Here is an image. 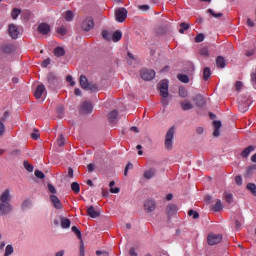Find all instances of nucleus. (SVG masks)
<instances>
[{"instance_id":"nucleus-34","label":"nucleus","mask_w":256,"mask_h":256,"mask_svg":"<svg viewBox=\"0 0 256 256\" xmlns=\"http://www.w3.org/2000/svg\"><path fill=\"white\" fill-rule=\"evenodd\" d=\"M12 51H13V46L12 45L2 46V52H4L6 55L11 54Z\"/></svg>"},{"instance_id":"nucleus-30","label":"nucleus","mask_w":256,"mask_h":256,"mask_svg":"<svg viewBox=\"0 0 256 256\" xmlns=\"http://www.w3.org/2000/svg\"><path fill=\"white\" fill-rule=\"evenodd\" d=\"M212 209L216 212L219 213L223 209V205L221 204V200H217L215 205L212 207Z\"/></svg>"},{"instance_id":"nucleus-12","label":"nucleus","mask_w":256,"mask_h":256,"mask_svg":"<svg viewBox=\"0 0 256 256\" xmlns=\"http://www.w3.org/2000/svg\"><path fill=\"white\" fill-rule=\"evenodd\" d=\"M8 33L13 39H17L19 37V29L15 24L9 25Z\"/></svg>"},{"instance_id":"nucleus-13","label":"nucleus","mask_w":256,"mask_h":256,"mask_svg":"<svg viewBox=\"0 0 256 256\" xmlns=\"http://www.w3.org/2000/svg\"><path fill=\"white\" fill-rule=\"evenodd\" d=\"M193 101L196 105V107H204L205 106V97L201 94H197L194 98Z\"/></svg>"},{"instance_id":"nucleus-62","label":"nucleus","mask_w":256,"mask_h":256,"mask_svg":"<svg viewBox=\"0 0 256 256\" xmlns=\"http://www.w3.org/2000/svg\"><path fill=\"white\" fill-rule=\"evenodd\" d=\"M161 103L163 107H167V105H169V100L167 98H162Z\"/></svg>"},{"instance_id":"nucleus-15","label":"nucleus","mask_w":256,"mask_h":256,"mask_svg":"<svg viewBox=\"0 0 256 256\" xmlns=\"http://www.w3.org/2000/svg\"><path fill=\"white\" fill-rule=\"evenodd\" d=\"M177 211H179V208L175 204H169L166 208V213H167L169 219H170V217H173V215H175V213H177Z\"/></svg>"},{"instance_id":"nucleus-58","label":"nucleus","mask_w":256,"mask_h":256,"mask_svg":"<svg viewBox=\"0 0 256 256\" xmlns=\"http://www.w3.org/2000/svg\"><path fill=\"white\" fill-rule=\"evenodd\" d=\"M235 88H236V91L243 89V82L241 81L236 82Z\"/></svg>"},{"instance_id":"nucleus-28","label":"nucleus","mask_w":256,"mask_h":256,"mask_svg":"<svg viewBox=\"0 0 256 256\" xmlns=\"http://www.w3.org/2000/svg\"><path fill=\"white\" fill-rule=\"evenodd\" d=\"M122 37L123 34L121 33V31L117 30L113 33L112 41H114V43H117L118 41H121Z\"/></svg>"},{"instance_id":"nucleus-6","label":"nucleus","mask_w":256,"mask_h":256,"mask_svg":"<svg viewBox=\"0 0 256 256\" xmlns=\"http://www.w3.org/2000/svg\"><path fill=\"white\" fill-rule=\"evenodd\" d=\"M115 17L118 23H123L125 19H127V9L118 8L117 10H115Z\"/></svg>"},{"instance_id":"nucleus-49","label":"nucleus","mask_w":256,"mask_h":256,"mask_svg":"<svg viewBox=\"0 0 256 256\" xmlns=\"http://www.w3.org/2000/svg\"><path fill=\"white\" fill-rule=\"evenodd\" d=\"M200 55H202V57H209V49H207V47L200 49Z\"/></svg>"},{"instance_id":"nucleus-48","label":"nucleus","mask_w":256,"mask_h":256,"mask_svg":"<svg viewBox=\"0 0 256 256\" xmlns=\"http://www.w3.org/2000/svg\"><path fill=\"white\" fill-rule=\"evenodd\" d=\"M57 34L58 35H67V29L65 26H61L60 28L57 29Z\"/></svg>"},{"instance_id":"nucleus-18","label":"nucleus","mask_w":256,"mask_h":256,"mask_svg":"<svg viewBox=\"0 0 256 256\" xmlns=\"http://www.w3.org/2000/svg\"><path fill=\"white\" fill-rule=\"evenodd\" d=\"M213 125H214L213 137H219V135L221 133L220 129H221V126H222L221 121L215 120L213 122Z\"/></svg>"},{"instance_id":"nucleus-46","label":"nucleus","mask_w":256,"mask_h":256,"mask_svg":"<svg viewBox=\"0 0 256 256\" xmlns=\"http://www.w3.org/2000/svg\"><path fill=\"white\" fill-rule=\"evenodd\" d=\"M102 37L106 41H111V34L109 33V31H106V30L102 31Z\"/></svg>"},{"instance_id":"nucleus-3","label":"nucleus","mask_w":256,"mask_h":256,"mask_svg":"<svg viewBox=\"0 0 256 256\" xmlns=\"http://www.w3.org/2000/svg\"><path fill=\"white\" fill-rule=\"evenodd\" d=\"M249 105H251V101L247 97L238 98V109L240 113H247L249 111Z\"/></svg>"},{"instance_id":"nucleus-38","label":"nucleus","mask_w":256,"mask_h":256,"mask_svg":"<svg viewBox=\"0 0 256 256\" xmlns=\"http://www.w3.org/2000/svg\"><path fill=\"white\" fill-rule=\"evenodd\" d=\"M207 13H210V15H212V17H214L215 19H219V17H223V13H215L213 9H208Z\"/></svg>"},{"instance_id":"nucleus-63","label":"nucleus","mask_w":256,"mask_h":256,"mask_svg":"<svg viewBox=\"0 0 256 256\" xmlns=\"http://www.w3.org/2000/svg\"><path fill=\"white\" fill-rule=\"evenodd\" d=\"M119 191H121L119 187L110 188V193H119Z\"/></svg>"},{"instance_id":"nucleus-14","label":"nucleus","mask_w":256,"mask_h":256,"mask_svg":"<svg viewBox=\"0 0 256 256\" xmlns=\"http://www.w3.org/2000/svg\"><path fill=\"white\" fill-rule=\"evenodd\" d=\"M50 201L52 202L55 209H63V203H61V200L59 199V197L55 195H51Z\"/></svg>"},{"instance_id":"nucleus-51","label":"nucleus","mask_w":256,"mask_h":256,"mask_svg":"<svg viewBox=\"0 0 256 256\" xmlns=\"http://www.w3.org/2000/svg\"><path fill=\"white\" fill-rule=\"evenodd\" d=\"M57 144L59 147H63L65 145V138L63 137V134L59 136Z\"/></svg>"},{"instance_id":"nucleus-29","label":"nucleus","mask_w":256,"mask_h":256,"mask_svg":"<svg viewBox=\"0 0 256 256\" xmlns=\"http://www.w3.org/2000/svg\"><path fill=\"white\" fill-rule=\"evenodd\" d=\"M209 77H211V68L205 67L203 70V79L204 81H209Z\"/></svg>"},{"instance_id":"nucleus-55","label":"nucleus","mask_w":256,"mask_h":256,"mask_svg":"<svg viewBox=\"0 0 256 256\" xmlns=\"http://www.w3.org/2000/svg\"><path fill=\"white\" fill-rule=\"evenodd\" d=\"M235 183L236 185H243V178L241 176H236Z\"/></svg>"},{"instance_id":"nucleus-44","label":"nucleus","mask_w":256,"mask_h":256,"mask_svg":"<svg viewBox=\"0 0 256 256\" xmlns=\"http://www.w3.org/2000/svg\"><path fill=\"white\" fill-rule=\"evenodd\" d=\"M24 168L29 171V173H33V165H31L28 161H24Z\"/></svg>"},{"instance_id":"nucleus-5","label":"nucleus","mask_w":256,"mask_h":256,"mask_svg":"<svg viewBox=\"0 0 256 256\" xmlns=\"http://www.w3.org/2000/svg\"><path fill=\"white\" fill-rule=\"evenodd\" d=\"M159 91H160L161 97L163 99H167V97H169V81L162 80L159 83Z\"/></svg>"},{"instance_id":"nucleus-36","label":"nucleus","mask_w":256,"mask_h":256,"mask_svg":"<svg viewBox=\"0 0 256 256\" xmlns=\"http://www.w3.org/2000/svg\"><path fill=\"white\" fill-rule=\"evenodd\" d=\"M71 190L74 192V193H79L81 191V187L79 186V183L77 182H73L71 184Z\"/></svg>"},{"instance_id":"nucleus-20","label":"nucleus","mask_w":256,"mask_h":256,"mask_svg":"<svg viewBox=\"0 0 256 256\" xmlns=\"http://www.w3.org/2000/svg\"><path fill=\"white\" fill-rule=\"evenodd\" d=\"M157 175V170L155 168H150L146 170L143 174L144 179H153Z\"/></svg>"},{"instance_id":"nucleus-41","label":"nucleus","mask_w":256,"mask_h":256,"mask_svg":"<svg viewBox=\"0 0 256 256\" xmlns=\"http://www.w3.org/2000/svg\"><path fill=\"white\" fill-rule=\"evenodd\" d=\"M203 41H205V35L200 33V34H197L196 37H195V42L196 43H203Z\"/></svg>"},{"instance_id":"nucleus-11","label":"nucleus","mask_w":256,"mask_h":256,"mask_svg":"<svg viewBox=\"0 0 256 256\" xmlns=\"http://www.w3.org/2000/svg\"><path fill=\"white\" fill-rule=\"evenodd\" d=\"M156 208L157 206L155 204V200H146L144 202V209L147 211V213H152V211H155Z\"/></svg>"},{"instance_id":"nucleus-2","label":"nucleus","mask_w":256,"mask_h":256,"mask_svg":"<svg viewBox=\"0 0 256 256\" xmlns=\"http://www.w3.org/2000/svg\"><path fill=\"white\" fill-rule=\"evenodd\" d=\"M80 86L82 89H87L88 91H92V93H95L99 89L97 88V84H91L89 83V80L85 75L80 76Z\"/></svg>"},{"instance_id":"nucleus-45","label":"nucleus","mask_w":256,"mask_h":256,"mask_svg":"<svg viewBox=\"0 0 256 256\" xmlns=\"http://www.w3.org/2000/svg\"><path fill=\"white\" fill-rule=\"evenodd\" d=\"M188 215L189 217H193V219H199V212L197 211L189 210Z\"/></svg>"},{"instance_id":"nucleus-7","label":"nucleus","mask_w":256,"mask_h":256,"mask_svg":"<svg viewBox=\"0 0 256 256\" xmlns=\"http://www.w3.org/2000/svg\"><path fill=\"white\" fill-rule=\"evenodd\" d=\"M140 75L144 81H152V79H155V71L154 70L142 69L140 72Z\"/></svg>"},{"instance_id":"nucleus-31","label":"nucleus","mask_w":256,"mask_h":256,"mask_svg":"<svg viewBox=\"0 0 256 256\" xmlns=\"http://www.w3.org/2000/svg\"><path fill=\"white\" fill-rule=\"evenodd\" d=\"M177 79H179L181 83H189V76H187V74H178Z\"/></svg>"},{"instance_id":"nucleus-59","label":"nucleus","mask_w":256,"mask_h":256,"mask_svg":"<svg viewBox=\"0 0 256 256\" xmlns=\"http://www.w3.org/2000/svg\"><path fill=\"white\" fill-rule=\"evenodd\" d=\"M242 222L240 220L235 221V229L239 231L241 229Z\"/></svg>"},{"instance_id":"nucleus-35","label":"nucleus","mask_w":256,"mask_h":256,"mask_svg":"<svg viewBox=\"0 0 256 256\" xmlns=\"http://www.w3.org/2000/svg\"><path fill=\"white\" fill-rule=\"evenodd\" d=\"M246 187L249 191H251V193L254 195V197H256V185H255V183H248Z\"/></svg>"},{"instance_id":"nucleus-22","label":"nucleus","mask_w":256,"mask_h":256,"mask_svg":"<svg viewBox=\"0 0 256 256\" xmlns=\"http://www.w3.org/2000/svg\"><path fill=\"white\" fill-rule=\"evenodd\" d=\"M216 65L220 69H225V67H227V62L225 61V58L223 56H218L216 58Z\"/></svg>"},{"instance_id":"nucleus-53","label":"nucleus","mask_w":256,"mask_h":256,"mask_svg":"<svg viewBox=\"0 0 256 256\" xmlns=\"http://www.w3.org/2000/svg\"><path fill=\"white\" fill-rule=\"evenodd\" d=\"M66 81H67L68 83H70L71 87H75V81H73V76L68 75V76L66 77Z\"/></svg>"},{"instance_id":"nucleus-32","label":"nucleus","mask_w":256,"mask_h":256,"mask_svg":"<svg viewBox=\"0 0 256 256\" xmlns=\"http://www.w3.org/2000/svg\"><path fill=\"white\" fill-rule=\"evenodd\" d=\"M178 93L179 97H182L183 99L189 96V92L184 87H180Z\"/></svg>"},{"instance_id":"nucleus-47","label":"nucleus","mask_w":256,"mask_h":256,"mask_svg":"<svg viewBox=\"0 0 256 256\" xmlns=\"http://www.w3.org/2000/svg\"><path fill=\"white\" fill-rule=\"evenodd\" d=\"M71 229L72 233H75L78 239H81V230H79V228H77L76 226H73Z\"/></svg>"},{"instance_id":"nucleus-1","label":"nucleus","mask_w":256,"mask_h":256,"mask_svg":"<svg viewBox=\"0 0 256 256\" xmlns=\"http://www.w3.org/2000/svg\"><path fill=\"white\" fill-rule=\"evenodd\" d=\"M13 211V205H11V191L6 189L0 195V217H5Z\"/></svg>"},{"instance_id":"nucleus-33","label":"nucleus","mask_w":256,"mask_h":256,"mask_svg":"<svg viewBox=\"0 0 256 256\" xmlns=\"http://www.w3.org/2000/svg\"><path fill=\"white\" fill-rule=\"evenodd\" d=\"M251 85L256 89V68L251 72Z\"/></svg>"},{"instance_id":"nucleus-39","label":"nucleus","mask_w":256,"mask_h":256,"mask_svg":"<svg viewBox=\"0 0 256 256\" xmlns=\"http://www.w3.org/2000/svg\"><path fill=\"white\" fill-rule=\"evenodd\" d=\"M224 198L226 203H233V194L225 192Z\"/></svg>"},{"instance_id":"nucleus-27","label":"nucleus","mask_w":256,"mask_h":256,"mask_svg":"<svg viewBox=\"0 0 256 256\" xmlns=\"http://www.w3.org/2000/svg\"><path fill=\"white\" fill-rule=\"evenodd\" d=\"M54 55H55V57H63V56H65V48L64 47H60V46L56 47L54 49Z\"/></svg>"},{"instance_id":"nucleus-16","label":"nucleus","mask_w":256,"mask_h":256,"mask_svg":"<svg viewBox=\"0 0 256 256\" xmlns=\"http://www.w3.org/2000/svg\"><path fill=\"white\" fill-rule=\"evenodd\" d=\"M93 111V104L91 102H83L81 105V112L82 113H91Z\"/></svg>"},{"instance_id":"nucleus-23","label":"nucleus","mask_w":256,"mask_h":256,"mask_svg":"<svg viewBox=\"0 0 256 256\" xmlns=\"http://www.w3.org/2000/svg\"><path fill=\"white\" fill-rule=\"evenodd\" d=\"M60 223L62 229H69V227H71V220L64 218L63 216H60Z\"/></svg>"},{"instance_id":"nucleus-25","label":"nucleus","mask_w":256,"mask_h":256,"mask_svg":"<svg viewBox=\"0 0 256 256\" xmlns=\"http://www.w3.org/2000/svg\"><path fill=\"white\" fill-rule=\"evenodd\" d=\"M180 107L183 111H190V109L193 108V104L188 100H185L180 103Z\"/></svg>"},{"instance_id":"nucleus-60","label":"nucleus","mask_w":256,"mask_h":256,"mask_svg":"<svg viewBox=\"0 0 256 256\" xmlns=\"http://www.w3.org/2000/svg\"><path fill=\"white\" fill-rule=\"evenodd\" d=\"M149 9L150 7L147 4L139 6L140 11H149Z\"/></svg>"},{"instance_id":"nucleus-43","label":"nucleus","mask_w":256,"mask_h":256,"mask_svg":"<svg viewBox=\"0 0 256 256\" xmlns=\"http://www.w3.org/2000/svg\"><path fill=\"white\" fill-rule=\"evenodd\" d=\"M187 29H189V24L183 22L180 24L179 33H185V31H187Z\"/></svg>"},{"instance_id":"nucleus-54","label":"nucleus","mask_w":256,"mask_h":256,"mask_svg":"<svg viewBox=\"0 0 256 256\" xmlns=\"http://www.w3.org/2000/svg\"><path fill=\"white\" fill-rule=\"evenodd\" d=\"M49 65H51V59L50 58H47V59L43 60L42 67L47 68V67H49Z\"/></svg>"},{"instance_id":"nucleus-17","label":"nucleus","mask_w":256,"mask_h":256,"mask_svg":"<svg viewBox=\"0 0 256 256\" xmlns=\"http://www.w3.org/2000/svg\"><path fill=\"white\" fill-rule=\"evenodd\" d=\"M87 215L91 217L92 219H97L101 213L97 210H95V207L90 206L87 208Z\"/></svg>"},{"instance_id":"nucleus-26","label":"nucleus","mask_w":256,"mask_h":256,"mask_svg":"<svg viewBox=\"0 0 256 256\" xmlns=\"http://www.w3.org/2000/svg\"><path fill=\"white\" fill-rule=\"evenodd\" d=\"M55 83H57V76H55L53 73H50L48 75V87L52 88Z\"/></svg>"},{"instance_id":"nucleus-42","label":"nucleus","mask_w":256,"mask_h":256,"mask_svg":"<svg viewBox=\"0 0 256 256\" xmlns=\"http://www.w3.org/2000/svg\"><path fill=\"white\" fill-rule=\"evenodd\" d=\"M13 255V246L12 245H7L5 249V254L4 256H9Z\"/></svg>"},{"instance_id":"nucleus-64","label":"nucleus","mask_w":256,"mask_h":256,"mask_svg":"<svg viewBox=\"0 0 256 256\" xmlns=\"http://www.w3.org/2000/svg\"><path fill=\"white\" fill-rule=\"evenodd\" d=\"M129 255H130V256H137V252H135V248H131V249L129 250Z\"/></svg>"},{"instance_id":"nucleus-56","label":"nucleus","mask_w":256,"mask_h":256,"mask_svg":"<svg viewBox=\"0 0 256 256\" xmlns=\"http://www.w3.org/2000/svg\"><path fill=\"white\" fill-rule=\"evenodd\" d=\"M48 190L52 194L57 193V189H55V186H53V184H48Z\"/></svg>"},{"instance_id":"nucleus-57","label":"nucleus","mask_w":256,"mask_h":256,"mask_svg":"<svg viewBox=\"0 0 256 256\" xmlns=\"http://www.w3.org/2000/svg\"><path fill=\"white\" fill-rule=\"evenodd\" d=\"M133 168V164L131 163H128L125 167V170H124V175L125 177H127V173H129V169Z\"/></svg>"},{"instance_id":"nucleus-8","label":"nucleus","mask_w":256,"mask_h":256,"mask_svg":"<svg viewBox=\"0 0 256 256\" xmlns=\"http://www.w3.org/2000/svg\"><path fill=\"white\" fill-rule=\"evenodd\" d=\"M223 240V235L221 234H209L207 237L208 245H217Z\"/></svg>"},{"instance_id":"nucleus-9","label":"nucleus","mask_w":256,"mask_h":256,"mask_svg":"<svg viewBox=\"0 0 256 256\" xmlns=\"http://www.w3.org/2000/svg\"><path fill=\"white\" fill-rule=\"evenodd\" d=\"M81 27H82L83 31H91V29H93V27H95V22H93V18L87 17L86 19H84Z\"/></svg>"},{"instance_id":"nucleus-61","label":"nucleus","mask_w":256,"mask_h":256,"mask_svg":"<svg viewBox=\"0 0 256 256\" xmlns=\"http://www.w3.org/2000/svg\"><path fill=\"white\" fill-rule=\"evenodd\" d=\"M3 133H5V124L0 121V137L3 135Z\"/></svg>"},{"instance_id":"nucleus-10","label":"nucleus","mask_w":256,"mask_h":256,"mask_svg":"<svg viewBox=\"0 0 256 256\" xmlns=\"http://www.w3.org/2000/svg\"><path fill=\"white\" fill-rule=\"evenodd\" d=\"M37 31L40 35H49L51 33V25L42 22L38 25Z\"/></svg>"},{"instance_id":"nucleus-40","label":"nucleus","mask_w":256,"mask_h":256,"mask_svg":"<svg viewBox=\"0 0 256 256\" xmlns=\"http://www.w3.org/2000/svg\"><path fill=\"white\" fill-rule=\"evenodd\" d=\"M20 14H21V10L14 8L11 12V17L12 19H17V17H19Z\"/></svg>"},{"instance_id":"nucleus-4","label":"nucleus","mask_w":256,"mask_h":256,"mask_svg":"<svg viewBox=\"0 0 256 256\" xmlns=\"http://www.w3.org/2000/svg\"><path fill=\"white\" fill-rule=\"evenodd\" d=\"M175 135V128L171 127L167 133L165 138V147L166 149H173V137Z\"/></svg>"},{"instance_id":"nucleus-50","label":"nucleus","mask_w":256,"mask_h":256,"mask_svg":"<svg viewBox=\"0 0 256 256\" xmlns=\"http://www.w3.org/2000/svg\"><path fill=\"white\" fill-rule=\"evenodd\" d=\"M34 175L37 177V179H45V174L42 171L36 170Z\"/></svg>"},{"instance_id":"nucleus-37","label":"nucleus","mask_w":256,"mask_h":256,"mask_svg":"<svg viewBox=\"0 0 256 256\" xmlns=\"http://www.w3.org/2000/svg\"><path fill=\"white\" fill-rule=\"evenodd\" d=\"M73 17H74L73 11L71 10L66 11L64 15L65 21H73Z\"/></svg>"},{"instance_id":"nucleus-21","label":"nucleus","mask_w":256,"mask_h":256,"mask_svg":"<svg viewBox=\"0 0 256 256\" xmlns=\"http://www.w3.org/2000/svg\"><path fill=\"white\" fill-rule=\"evenodd\" d=\"M253 151H255V146H248L241 152V157H243V159H246V157H249V155H251Z\"/></svg>"},{"instance_id":"nucleus-24","label":"nucleus","mask_w":256,"mask_h":256,"mask_svg":"<svg viewBox=\"0 0 256 256\" xmlns=\"http://www.w3.org/2000/svg\"><path fill=\"white\" fill-rule=\"evenodd\" d=\"M117 117H119V111L113 110L108 114V121L110 123H115V121H117Z\"/></svg>"},{"instance_id":"nucleus-19","label":"nucleus","mask_w":256,"mask_h":256,"mask_svg":"<svg viewBox=\"0 0 256 256\" xmlns=\"http://www.w3.org/2000/svg\"><path fill=\"white\" fill-rule=\"evenodd\" d=\"M43 93H45V85L41 84L36 88L34 92V97H36V99H41Z\"/></svg>"},{"instance_id":"nucleus-52","label":"nucleus","mask_w":256,"mask_h":256,"mask_svg":"<svg viewBox=\"0 0 256 256\" xmlns=\"http://www.w3.org/2000/svg\"><path fill=\"white\" fill-rule=\"evenodd\" d=\"M31 137H32L35 141H37V139H39V137H40L39 130L34 129V132L31 134Z\"/></svg>"}]
</instances>
